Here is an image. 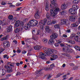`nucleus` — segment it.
Returning <instances> with one entry per match:
<instances>
[{
  "label": "nucleus",
  "mask_w": 80,
  "mask_h": 80,
  "mask_svg": "<svg viewBox=\"0 0 80 80\" xmlns=\"http://www.w3.org/2000/svg\"><path fill=\"white\" fill-rule=\"evenodd\" d=\"M61 75H62L61 73H59L56 75V78H58V77H60Z\"/></svg>",
  "instance_id": "nucleus-45"
},
{
  "label": "nucleus",
  "mask_w": 80,
  "mask_h": 80,
  "mask_svg": "<svg viewBox=\"0 0 80 80\" xmlns=\"http://www.w3.org/2000/svg\"><path fill=\"white\" fill-rule=\"evenodd\" d=\"M51 57H52V58L55 59V60L58 58V56H57V55L55 54H53L51 55Z\"/></svg>",
  "instance_id": "nucleus-28"
},
{
  "label": "nucleus",
  "mask_w": 80,
  "mask_h": 80,
  "mask_svg": "<svg viewBox=\"0 0 80 80\" xmlns=\"http://www.w3.org/2000/svg\"><path fill=\"white\" fill-rule=\"evenodd\" d=\"M54 39H51L48 41L49 43L50 44H53L54 43Z\"/></svg>",
  "instance_id": "nucleus-23"
},
{
  "label": "nucleus",
  "mask_w": 80,
  "mask_h": 80,
  "mask_svg": "<svg viewBox=\"0 0 80 80\" xmlns=\"http://www.w3.org/2000/svg\"><path fill=\"white\" fill-rule=\"evenodd\" d=\"M51 4H50V7L51 9L50 11V13L47 12L46 15V18L48 19H50V16H52L54 17L56 16V14L57 12L59 11V9L57 8V4L56 3V0H51Z\"/></svg>",
  "instance_id": "nucleus-1"
},
{
  "label": "nucleus",
  "mask_w": 80,
  "mask_h": 80,
  "mask_svg": "<svg viewBox=\"0 0 80 80\" xmlns=\"http://www.w3.org/2000/svg\"><path fill=\"white\" fill-rule=\"evenodd\" d=\"M20 28V30H23V26H22V27L21 28Z\"/></svg>",
  "instance_id": "nucleus-62"
},
{
  "label": "nucleus",
  "mask_w": 80,
  "mask_h": 80,
  "mask_svg": "<svg viewBox=\"0 0 80 80\" xmlns=\"http://www.w3.org/2000/svg\"><path fill=\"white\" fill-rule=\"evenodd\" d=\"M67 41L68 43H71L72 44H74V43H75V41H72L70 39H68Z\"/></svg>",
  "instance_id": "nucleus-21"
},
{
  "label": "nucleus",
  "mask_w": 80,
  "mask_h": 80,
  "mask_svg": "<svg viewBox=\"0 0 80 80\" xmlns=\"http://www.w3.org/2000/svg\"><path fill=\"white\" fill-rule=\"evenodd\" d=\"M50 69L52 70L53 68H54V67H55V65L54 63H52L51 65H50Z\"/></svg>",
  "instance_id": "nucleus-34"
},
{
  "label": "nucleus",
  "mask_w": 80,
  "mask_h": 80,
  "mask_svg": "<svg viewBox=\"0 0 80 80\" xmlns=\"http://www.w3.org/2000/svg\"><path fill=\"white\" fill-rule=\"evenodd\" d=\"M62 51L64 52H69V48L68 46H64L63 47Z\"/></svg>",
  "instance_id": "nucleus-10"
},
{
  "label": "nucleus",
  "mask_w": 80,
  "mask_h": 80,
  "mask_svg": "<svg viewBox=\"0 0 80 80\" xmlns=\"http://www.w3.org/2000/svg\"><path fill=\"white\" fill-rule=\"evenodd\" d=\"M20 8H22V7H19L17 8V9L16 10V11H18V10H20Z\"/></svg>",
  "instance_id": "nucleus-59"
},
{
  "label": "nucleus",
  "mask_w": 80,
  "mask_h": 80,
  "mask_svg": "<svg viewBox=\"0 0 80 80\" xmlns=\"http://www.w3.org/2000/svg\"><path fill=\"white\" fill-rule=\"evenodd\" d=\"M46 77L47 79L48 80V79H50V78L51 77L52 75L51 74H48L46 76Z\"/></svg>",
  "instance_id": "nucleus-35"
},
{
  "label": "nucleus",
  "mask_w": 80,
  "mask_h": 80,
  "mask_svg": "<svg viewBox=\"0 0 80 80\" xmlns=\"http://www.w3.org/2000/svg\"><path fill=\"white\" fill-rule=\"evenodd\" d=\"M12 26H9V27L8 28V32H11V31H12Z\"/></svg>",
  "instance_id": "nucleus-31"
},
{
  "label": "nucleus",
  "mask_w": 80,
  "mask_h": 80,
  "mask_svg": "<svg viewBox=\"0 0 80 80\" xmlns=\"http://www.w3.org/2000/svg\"><path fill=\"white\" fill-rule=\"evenodd\" d=\"M22 3H19V2H18L16 4V6H19V5H21Z\"/></svg>",
  "instance_id": "nucleus-52"
},
{
  "label": "nucleus",
  "mask_w": 80,
  "mask_h": 80,
  "mask_svg": "<svg viewBox=\"0 0 80 80\" xmlns=\"http://www.w3.org/2000/svg\"><path fill=\"white\" fill-rule=\"evenodd\" d=\"M74 65V64L73 63H71L70 64V66H73Z\"/></svg>",
  "instance_id": "nucleus-63"
},
{
  "label": "nucleus",
  "mask_w": 80,
  "mask_h": 80,
  "mask_svg": "<svg viewBox=\"0 0 80 80\" xmlns=\"http://www.w3.org/2000/svg\"><path fill=\"white\" fill-rule=\"evenodd\" d=\"M24 25V23L23 22H20V26H21L22 27H23V25Z\"/></svg>",
  "instance_id": "nucleus-44"
},
{
  "label": "nucleus",
  "mask_w": 80,
  "mask_h": 80,
  "mask_svg": "<svg viewBox=\"0 0 80 80\" xmlns=\"http://www.w3.org/2000/svg\"><path fill=\"white\" fill-rule=\"evenodd\" d=\"M10 45V43L9 42L7 41H4L3 42V47L5 48H7L9 47Z\"/></svg>",
  "instance_id": "nucleus-6"
},
{
  "label": "nucleus",
  "mask_w": 80,
  "mask_h": 80,
  "mask_svg": "<svg viewBox=\"0 0 80 80\" xmlns=\"http://www.w3.org/2000/svg\"><path fill=\"white\" fill-rule=\"evenodd\" d=\"M2 5H6V3L4 2H2L1 3Z\"/></svg>",
  "instance_id": "nucleus-57"
},
{
  "label": "nucleus",
  "mask_w": 80,
  "mask_h": 80,
  "mask_svg": "<svg viewBox=\"0 0 80 80\" xmlns=\"http://www.w3.org/2000/svg\"><path fill=\"white\" fill-rule=\"evenodd\" d=\"M77 35H79L80 37V32H78L77 33Z\"/></svg>",
  "instance_id": "nucleus-64"
},
{
  "label": "nucleus",
  "mask_w": 80,
  "mask_h": 80,
  "mask_svg": "<svg viewBox=\"0 0 80 80\" xmlns=\"http://www.w3.org/2000/svg\"><path fill=\"white\" fill-rule=\"evenodd\" d=\"M68 7V4H62L61 6V10H65Z\"/></svg>",
  "instance_id": "nucleus-12"
},
{
  "label": "nucleus",
  "mask_w": 80,
  "mask_h": 80,
  "mask_svg": "<svg viewBox=\"0 0 80 80\" xmlns=\"http://www.w3.org/2000/svg\"><path fill=\"white\" fill-rule=\"evenodd\" d=\"M58 37V35L57 33H53L50 36L51 39H55Z\"/></svg>",
  "instance_id": "nucleus-8"
},
{
  "label": "nucleus",
  "mask_w": 80,
  "mask_h": 80,
  "mask_svg": "<svg viewBox=\"0 0 80 80\" xmlns=\"http://www.w3.org/2000/svg\"><path fill=\"white\" fill-rule=\"evenodd\" d=\"M75 34L74 33H72L69 38L70 39H72V38L75 36Z\"/></svg>",
  "instance_id": "nucleus-33"
},
{
  "label": "nucleus",
  "mask_w": 80,
  "mask_h": 80,
  "mask_svg": "<svg viewBox=\"0 0 80 80\" xmlns=\"http://www.w3.org/2000/svg\"><path fill=\"white\" fill-rule=\"evenodd\" d=\"M8 35H7L5 37H3V38H2L1 39V41H3V40H8Z\"/></svg>",
  "instance_id": "nucleus-22"
},
{
  "label": "nucleus",
  "mask_w": 80,
  "mask_h": 80,
  "mask_svg": "<svg viewBox=\"0 0 80 80\" xmlns=\"http://www.w3.org/2000/svg\"><path fill=\"white\" fill-rule=\"evenodd\" d=\"M17 52L18 53H20L21 52V50L20 49H17Z\"/></svg>",
  "instance_id": "nucleus-56"
},
{
  "label": "nucleus",
  "mask_w": 80,
  "mask_h": 80,
  "mask_svg": "<svg viewBox=\"0 0 80 80\" xmlns=\"http://www.w3.org/2000/svg\"><path fill=\"white\" fill-rule=\"evenodd\" d=\"M4 67L5 68V69H7V70H8L9 68L10 67L8 66L7 65H4Z\"/></svg>",
  "instance_id": "nucleus-43"
},
{
  "label": "nucleus",
  "mask_w": 80,
  "mask_h": 80,
  "mask_svg": "<svg viewBox=\"0 0 80 80\" xmlns=\"http://www.w3.org/2000/svg\"><path fill=\"white\" fill-rule=\"evenodd\" d=\"M46 2L45 10L46 11H48L49 10V5H48L49 2H48V1H46Z\"/></svg>",
  "instance_id": "nucleus-14"
},
{
  "label": "nucleus",
  "mask_w": 80,
  "mask_h": 80,
  "mask_svg": "<svg viewBox=\"0 0 80 80\" xmlns=\"http://www.w3.org/2000/svg\"><path fill=\"white\" fill-rule=\"evenodd\" d=\"M44 56L46 57V54H45L43 53L42 52H40V55L39 56V57L41 58H42V59H45V60H46L47 58Z\"/></svg>",
  "instance_id": "nucleus-5"
},
{
  "label": "nucleus",
  "mask_w": 80,
  "mask_h": 80,
  "mask_svg": "<svg viewBox=\"0 0 80 80\" xmlns=\"http://www.w3.org/2000/svg\"><path fill=\"white\" fill-rule=\"evenodd\" d=\"M73 53V50L72 49H69V52H68Z\"/></svg>",
  "instance_id": "nucleus-48"
},
{
  "label": "nucleus",
  "mask_w": 80,
  "mask_h": 80,
  "mask_svg": "<svg viewBox=\"0 0 80 80\" xmlns=\"http://www.w3.org/2000/svg\"><path fill=\"white\" fill-rule=\"evenodd\" d=\"M56 23H57V21H56V20L54 19L52 21V24H55Z\"/></svg>",
  "instance_id": "nucleus-46"
},
{
  "label": "nucleus",
  "mask_w": 80,
  "mask_h": 80,
  "mask_svg": "<svg viewBox=\"0 0 80 80\" xmlns=\"http://www.w3.org/2000/svg\"><path fill=\"white\" fill-rule=\"evenodd\" d=\"M45 31L48 33H50L51 30L49 28V27L48 26H46L45 27Z\"/></svg>",
  "instance_id": "nucleus-16"
},
{
  "label": "nucleus",
  "mask_w": 80,
  "mask_h": 80,
  "mask_svg": "<svg viewBox=\"0 0 80 80\" xmlns=\"http://www.w3.org/2000/svg\"><path fill=\"white\" fill-rule=\"evenodd\" d=\"M7 72L8 73H11V72H13V70H12V67H9V68L7 70Z\"/></svg>",
  "instance_id": "nucleus-29"
},
{
  "label": "nucleus",
  "mask_w": 80,
  "mask_h": 80,
  "mask_svg": "<svg viewBox=\"0 0 80 80\" xmlns=\"http://www.w3.org/2000/svg\"><path fill=\"white\" fill-rule=\"evenodd\" d=\"M79 39H80L79 38H78V36H76L74 37V40H75V41L77 42H80V40H79Z\"/></svg>",
  "instance_id": "nucleus-20"
},
{
  "label": "nucleus",
  "mask_w": 80,
  "mask_h": 80,
  "mask_svg": "<svg viewBox=\"0 0 80 80\" xmlns=\"http://www.w3.org/2000/svg\"><path fill=\"white\" fill-rule=\"evenodd\" d=\"M62 55H64V56H66V57H68V54H67V53H63L62 54Z\"/></svg>",
  "instance_id": "nucleus-47"
},
{
  "label": "nucleus",
  "mask_w": 80,
  "mask_h": 80,
  "mask_svg": "<svg viewBox=\"0 0 80 80\" xmlns=\"http://www.w3.org/2000/svg\"><path fill=\"white\" fill-rule=\"evenodd\" d=\"M8 18L9 20H12L13 19V16L12 15H10L8 16Z\"/></svg>",
  "instance_id": "nucleus-36"
},
{
  "label": "nucleus",
  "mask_w": 80,
  "mask_h": 80,
  "mask_svg": "<svg viewBox=\"0 0 80 80\" xmlns=\"http://www.w3.org/2000/svg\"><path fill=\"white\" fill-rule=\"evenodd\" d=\"M44 52L45 53H46V55H48V56H50L52 53H56V50L54 49H48L47 51L45 50L44 51Z\"/></svg>",
  "instance_id": "nucleus-3"
},
{
  "label": "nucleus",
  "mask_w": 80,
  "mask_h": 80,
  "mask_svg": "<svg viewBox=\"0 0 80 80\" xmlns=\"http://www.w3.org/2000/svg\"><path fill=\"white\" fill-rule=\"evenodd\" d=\"M13 42H14V43H15V44H17V42L15 40H13Z\"/></svg>",
  "instance_id": "nucleus-61"
},
{
  "label": "nucleus",
  "mask_w": 80,
  "mask_h": 80,
  "mask_svg": "<svg viewBox=\"0 0 80 80\" xmlns=\"http://www.w3.org/2000/svg\"><path fill=\"white\" fill-rule=\"evenodd\" d=\"M72 27H76L78 26V23L77 22H76L75 23H73L72 25Z\"/></svg>",
  "instance_id": "nucleus-24"
},
{
  "label": "nucleus",
  "mask_w": 80,
  "mask_h": 80,
  "mask_svg": "<svg viewBox=\"0 0 80 80\" xmlns=\"http://www.w3.org/2000/svg\"><path fill=\"white\" fill-rule=\"evenodd\" d=\"M3 58H6L7 59H8V58H9V57L8 56V55L5 54L3 56Z\"/></svg>",
  "instance_id": "nucleus-38"
},
{
  "label": "nucleus",
  "mask_w": 80,
  "mask_h": 80,
  "mask_svg": "<svg viewBox=\"0 0 80 80\" xmlns=\"http://www.w3.org/2000/svg\"><path fill=\"white\" fill-rule=\"evenodd\" d=\"M20 25V21H16L15 23L14 27L15 28H17Z\"/></svg>",
  "instance_id": "nucleus-18"
},
{
  "label": "nucleus",
  "mask_w": 80,
  "mask_h": 80,
  "mask_svg": "<svg viewBox=\"0 0 80 80\" xmlns=\"http://www.w3.org/2000/svg\"><path fill=\"white\" fill-rule=\"evenodd\" d=\"M30 28V24L28 23V24L24 26L23 28L25 29V30H28Z\"/></svg>",
  "instance_id": "nucleus-17"
},
{
  "label": "nucleus",
  "mask_w": 80,
  "mask_h": 80,
  "mask_svg": "<svg viewBox=\"0 0 80 80\" xmlns=\"http://www.w3.org/2000/svg\"><path fill=\"white\" fill-rule=\"evenodd\" d=\"M69 12L71 14L74 15L77 13V11H75L72 8H71L69 10Z\"/></svg>",
  "instance_id": "nucleus-11"
},
{
  "label": "nucleus",
  "mask_w": 80,
  "mask_h": 80,
  "mask_svg": "<svg viewBox=\"0 0 80 80\" xmlns=\"http://www.w3.org/2000/svg\"><path fill=\"white\" fill-rule=\"evenodd\" d=\"M6 73L3 72H2L0 71V77H2L3 76H4Z\"/></svg>",
  "instance_id": "nucleus-26"
},
{
  "label": "nucleus",
  "mask_w": 80,
  "mask_h": 80,
  "mask_svg": "<svg viewBox=\"0 0 80 80\" xmlns=\"http://www.w3.org/2000/svg\"><path fill=\"white\" fill-rule=\"evenodd\" d=\"M40 48H41L39 46H36L34 47V49L35 50H40Z\"/></svg>",
  "instance_id": "nucleus-25"
},
{
  "label": "nucleus",
  "mask_w": 80,
  "mask_h": 80,
  "mask_svg": "<svg viewBox=\"0 0 80 80\" xmlns=\"http://www.w3.org/2000/svg\"><path fill=\"white\" fill-rule=\"evenodd\" d=\"M69 19L70 21L71 22H74L75 20V18L74 17V16H70Z\"/></svg>",
  "instance_id": "nucleus-19"
},
{
  "label": "nucleus",
  "mask_w": 80,
  "mask_h": 80,
  "mask_svg": "<svg viewBox=\"0 0 80 80\" xmlns=\"http://www.w3.org/2000/svg\"><path fill=\"white\" fill-rule=\"evenodd\" d=\"M17 74H16V76H18V75H20V72H17V73H16Z\"/></svg>",
  "instance_id": "nucleus-51"
},
{
  "label": "nucleus",
  "mask_w": 80,
  "mask_h": 80,
  "mask_svg": "<svg viewBox=\"0 0 80 80\" xmlns=\"http://www.w3.org/2000/svg\"><path fill=\"white\" fill-rule=\"evenodd\" d=\"M44 69H45L46 70H52L51 69H50V68H45Z\"/></svg>",
  "instance_id": "nucleus-50"
},
{
  "label": "nucleus",
  "mask_w": 80,
  "mask_h": 80,
  "mask_svg": "<svg viewBox=\"0 0 80 80\" xmlns=\"http://www.w3.org/2000/svg\"><path fill=\"white\" fill-rule=\"evenodd\" d=\"M68 20L65 19H62L61 20V25H68L67 22Z\"/></svg>",
  "instance_id": "nucleus-9"
},
{
  "label": "nucleus",
  "mask_w": 80,
  "mask_h": 80,
  "mask_svg": "<svg viewBox=\"0 0 80 80\" xmlns=\"http://www.w3.org/2000/svg\"><path fill=\"white\" fill-rule=\"evenodd\" d=\"M47 22V19L44 18L43 19V21L41 20V21L39 22L38 25L39 27H40V30H43V25H46Z\"/></svg>",
  "instance_id": "nucleus-2"
},
{
  "label": "nucleus",
  "mask_w": 80,
  "mask_h": 80,
  "mask_svg": "<svg viewBox=\"0 0 80 80\" xmlns=\"http://www.w3.org/2000/svg\"><path fill=\"white\" fill-rule=\"evenodd\" d=\"M47 25H52V21H51V20L48 21L47 22Z\"/></svg>",
  "instance_id": "nucleus-41"
},
{
  "label": "nucleus",
  "mask_w": 80,
  "mask_h": 80,
  "mask_svg": "<svg viewBox=\"0 0 80 80\" xmlns=\"http://www.w3.org/2000/svg\"><path fill=\"white\" fill-rule=\"evenodd\" d=\"M60 12L61 15H66L67 14V12L65 10H63L61 9L60 10Z\"/></svg>",
  "instance_id": "nucleus-15"
},
{
  "label": "nucleus",
  "mask_w": 80,
  "mask_h": 80,
  "mask_svg": "<svg viewBox=\"0 0 80 80\" xmlns=\"http://www.w3.org/2000/svg\"><path fill=\"white\" fill-rule=\"evenodd\" d=\"M20 28H17L15 30L14 32L15 33H18L20 32Z\"/></svg>",
  "instance_id": "nucleus-42"
},
{
  "label": "nucleus",
  "mask_w": 80,
  "mask_h": 80,
  "mask_svg": "<svg viewBox=\"0 0 80 80\" xmlns=\"http://www.w3.org/2000/svg\"><path fill=\"white\" fill-rule=\"evenodd\" d=\"M27 48H28L30 49V48H31V46L30 45H27L26 47Z\"/></svg>",
  "instance_id": "nucleus-53"
},
{
  "label": "nucleus",
  "mask_w": 80,
  "mask_h": 80,
  "mask_svg": "<svg viewBox=\"0 0 80 80\" xmlns=\"http://www.w3.org/2000/svg\"><path fill=\"white\" fill-rule=\"evenodd\" d=\"M42 41L44 43H46L48 42V39L47 38H44L42 39Z\"/></svg>",
  "instance_id": "nucleus-30"
},
{
  "label": "nucleus",
  "mask_w": 80,
  "mask_h": 80,
  "mask_svg": "<svg viewBox=\"0 0 80 80\" xmlns=\"http://www.w3.org/2000/svg\"><path fill=\"white\" fill-rule=\"evenodd\" d=\"M42 69H41L40 70H39V71H37L36 73H38H38H40V72H41L42 71Z\"/></svg>",
  "instance_id": "nucleus-55"
},
{
  "label": "nucleus",
  "mask_w": 80,
  "mask_h": 80,
  "mask_svg": "<svg viewBox=\"0 0 80 80\" xmlns=\"http://www.w3.org/2000/svg\"><path fill=\"white\" fill-rule=\"evenodd\" d=\"M27 53V51L24 50L22 52V54H25Z\"/></svg>",
  "instance_id": "nucleus-54"
},
{
  "label": "nucleus",
  "mask_w": 80,
  "mask_h": 80,
  "mask_svg": "<svg viewBox=\"0 0 80 80\" xmlns=\"http://www.w3.org/2000/svg\"><path fill=\"white\" fill-rule=\"evenodd\" d=\"M33 40H35L36 41H37L38 40V37L37 36H35L34 38H33Z\"/></svg>",
  "instance_id": "nucleus-49"
},
{
  "label": "nucleus",
  "mask_w": 80,
  "mask_h": 80,
  "mask_svg": "<svg viewBox=\"0 0 80 80\" xmlns=\"http://www.w3.org/2000/svg\"><path fill=\"white\" fill-rule=\"evenodd\" d=\"M10 66L11 67H14V65L13 64V63H12L11 64H10Z\"/></svg>",
  "instance_id": "nucleus-60"
},
{
  "label": "nucleus",
  "mask_w": 80,
  "mask_h": 80,
  "mask_svg": "<svg viewBox=\"0 0 80 80\" xmlns=\"http://www.w3.org/2000/svg\"><path fill=\"white\" fill-rule=\"evenodd\" d=\"M75 48L77 50L80 51V47H78L77 46H75Z\"/></svg>",
  "instance_id": "nucleus-39"
},
{
  "label": "nucleus",
  "mask_w": 80,
  "mask_h": 80,
  "mask_svg": "<svg viewBox=\"0 0 80 80\" xmlns=\"http://www.w3.org/2000/svg\"><path fill=\"white\" fill-rule=\"evenodd\" d=\"M40 11H37L34 15V18L36 19H39L40 18Z\"/></svg>",
  "instance_id": "nucleus-7"
},
{
  "label": "nucleus",
  "mask_w": 80,
  "mask_h": 80,
  "mask_svg": "<svg viewBox=\"0 0 80 80\" xmlns=\"http://www.w3.org/2000/svg\"><path fill=\"white\" fill-rule=\"evenodd\" d=\"M79 7L78 6L76 5H74L72 6V9H74L76 12H77V10L78 9Z\"/></svg>",
  "instance_id": "nucleus-13"
},
{
  "label": "nucleus",
  "mask_w": 80,
  "mask_h": 80,
  "mask_svg": "<svg viewBox=\"0 0 80 80\" xmlns=\"http://www.w3.org/2000/svg\"><path fill=\"white\" fill-rule=\"evenodd\" d=\"M78 68L77 66H75L74 67H73V70H77Z\"/></svg>",
  "instance_id": "nucleus-58"
},
{
  "label": "nucleus",
  "mask_w": 80,
  "mask_h": 80,
  "mask_svg": "<svg viewBox=\"0 0 80 80\" xmlns=\"http://www.w3.org/2000/svg\"><path fill=\"white\" fill-rule=\"evenodd\" d=\"M5 50V49H3V48H0V55H1V53Z\"/></svg>",
  "instance_id": "nucleus-40"
},
{
  "label": "nucleus",
  "mask_w": 80,
  "mask_h": 80,
  "mask_svg": "<svg viewBox=\"0 0 80 80\" xmlns=\"http://www.w3.org/2000/svg\"><path fill=\"white\" fill-rule=\"evenodd\" d=\"M54 27L55 28H56V29H59V28H60V25L58 24L55 25L54 26Z\"/></svg>",
  "instance_id": "nucleus-32"
},
{
  "label": "nucleus",
  "mask_w": 80,
  "mask_h": 80,
  "mask_svg": "<svg viewBox=\"0 0 80 80\" xmlns=\"http://www.w3.org/2000/svg\"><path fill=\"white\" fill-rule=\"evenodd\" d=\"M80 2V0H74L73 1V3L75 4H77L78 3Z\"/></svg>",
  "instance_id": "nucleus-37"
},
{
  "label": "nucleus",
  "mask_w": 80,
  "mask_h": 80,
  "mask_svg": "<svg viewBox=\"0 0 80 80\" xmlns=\"http://www.w3.org/2000/svg\"><path fill=\"white\" fill-rule=\"evenodd\" d=\"M37 35H40L41 37L43 36V34L41 33V31L40 30H38L37 32Z\"/></svg>",
  "instance_id": "nucleus-27"
},
{
  "label": "nucleus",
  "mask_w": 80,
  "mask_h": 80,
  "mask_svg": "<svg viewBox=\"0 0 80 80\" xmlns=\"http://www.w3.org/2000/svg\"><path fill=\"white\" fill-rule=\"evenodd\" d=\"M38 21H37V20L33 19L30 21L28 22V24H29L30 26L33 27L34 26H36V25H38Z\"/></svg>",
  "instance_id": "nucleus-4"
}]
</instances>
